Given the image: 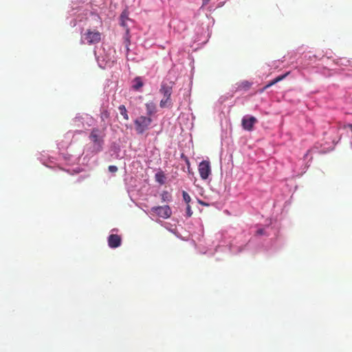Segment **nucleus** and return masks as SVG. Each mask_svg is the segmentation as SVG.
<instances>
[{
    "instance_id": "f3484780",
    "label": "nucleus",
    "mask_w": 352,
    "mask_h": 352,
    "mask_svg": "<svg viewBox=\"0 0 352 352\" xmlns=\"http://www.w3.org/2000/svg\"><path fill=\"white\" fill-rule=\"evenodd\" d=\"M182 196L184 201L188 205L191 200L190 195L186 191H183Z\"/></svg>"
},
{
    "instance_id": "39448f33",
    "label": "nucleus",
    "mask_w": 352,
    "mask_h": 352,
    "mask_svg": "<svg viewBox=\"0 0 352 352\" xmlns=\"http://www.w3.org/2000/svg\"><path fill=\"white\" fill-rule=\"evenodd\" d=\"M151 211L163 219H168L172 214V210L168 206H155L151 208Z\"/></svg>"
},
{
    "instance_id": "f03ea898",
    "label": "nucleus",
    "mask_w": 352,
    "mask_h": 352,
    "mask_svg": "<svg viewBox=\"0 0 352 352\" xmlns=\"http://www.w3.org/2000/svg\"><path fill=\"white\" fill-rule=\"evenodd\" d=\"M152 123L151 118L148 116H139L135 121V131L138 134H142L148 130Z\"/></svg>"
},
{
    "instance_id": "a878e982",
    "label": "nucleus",
    "mask_w": 352,
    "mask_h": 352,
    "mask_svg": "<svg viewBox=\"0 0 352 352\" xmlns=\"http://www.w3.org/2000/svg\"><path fill=\"white\" fill-rule=\"evenodd\" d=\"M157 180L160 183H161V184H163V183H164V182H163L162 180H160V179H157Z\"/></svg>"
},
{
    "instance_id": "aec40b11",
    "label": "nucleus",
    "mask_w": 352,
    "mask_h": 352,
    "mask_svg": "<svg viewBox=\"0 0 352 352\" xmlns=\"http://www.w3.org/2000/svg\"><path fill=\"white\" fill-rule=\"evenodd\" d=\"M264 234V230L263 229H259L256 231V234L258 235H262Z\"/></svg>"
},
{
    "instance_id": "9b49d317",
    "label": "nucleus",
    "mask_w": 352,
    "mask_h": 352,
    "mask_svg": "<svg viewBox=\"0 0 352 352\" xmlns=\"http://www.w3.org/2000/svg\"><path fill=\"white\" fill-rule=\"evenodd\" d=\"M252 86V83L250 82L248 80H244V81H242V82H240L237 84V87L236 89L238 90H245V91H247Z\"/></svg>"
},
{
    "instance_id": "ddd939ff",
    "label": "nucleus",
    "mask_w": 352,
    "mask_h": 352,
    "mask_svg": "<svg viewBox=\"0 0 352 352\" xmlns=\"http://www.w3.org/2000/svg\"><path fill=\"white\" fill-rule=\"evenodd\" d=\"M118 109H119L120 113L123 116V118L125 120H129L128 112H127V110H126L125 106L122 104V105L119 106Z\"/></svg>"
},
{
    "instance_id": "bb28decb",
    "label": "nucleus",
    "mask_w": 352,
    "mask_h": 352,
    "mask_svg": "<svg viewBox=\"0 0 352 352\" xmlns=\"http://www.w3.org/2000/svg\"><path fill=\"white\" fill-rule=\"evenodd\" d=\"M103 126H104V129H105L106 128V124H104Z\"/></svg>"
},
{
    "instance_id": "9d476101",
    "label": "nucleus",
    "mask_w": 352,
    "mask_h": 352,
    "mask_svg": "<svg viewBox=\"0 0 352 352\" xmlns=\"http://www.w3.org/2000/svg\"><path fill=\"white\" fill-rule=\"evenodd\" d=\"M289 73H286L283 75H281V76H277L276 78H275L274 80H272V81L269 82L263 89V91L267 89V88L272 87V85H275L276 83L283 80L287 75H288Z\"/></svg>"
},
{
    "instance_id": "0eeeda50",
    "label": "nucleus",
    "mask_w": 352,
    "mask_h": 352,
    "mask_svg": "<svg viewBox=\"0 0 352 352\" xmlns=\"http://www.w3.org/2000/svg\"><path fill=\"white\" fill-rule=\"evenodd\" d=\"M89 138L95 145L100 148V149L102 148V144L103 143V135H102V132L98 128H94L91 130Z\"/></svg>"
},
{
    "instance_id": "393cba45",
    "label": "nucleus",
    "mask_w": 352,
    "mask_h": 352,
    "mask_svg": "<svg viewBox=\"0 0 352 352\" xmlns=\"http://www.w3.org/2000/svg\"><path fill=\"white\" fill-rule=\"evenodd\" d=\"M349 128L352 131V124H349Z\"/></svg>"
},
{
    "instance_id": "20e7f679",
    "label": "nucleus",
    "mask_w": 352,
    "mask_h": 352,
    "mask_svg": "<svg viewBox=\"0 0 352 352\" xmlns=\"http://www.w3.org/2000/svg\"><path fill=\"white\" fill-rule=\"evenodd\" d=\"M199 173L202 179H207L211 174V166L209 161L204 160L199 163L198 167Z\"/></svg>"
},
{
    "instance_id": "b1692460",
    "label": "nucleus",
    "mask_w": 352,
    "mask_h": 352,
    "mask_svg": "<svg viewBox=\"0 0 352 352\" xmlns=\"http://www.w3.org/2000/svg\"><path fill=\"white\" fill-rule=\"evenodd\" d=\"M186 164L187 165L188 169H190V163L189 160H186Z\"/></svg>"
},
{
    "instance_id": "6e6552de",
    "label": "nucleus",
    "mask_w": 352,
    "mask_h": 352,
    "mask_svg": "<svg viewBox=\"0 0 352 352\" xmlns=\"http://www.w3.org/2000/svg\"><path fill=\"white\" fill-rule=\"evenodd\" d=\"M121 237L118 234H110L108 237V245L111 248H118L121 245Z\"/></svg>"
},
{
    "instance_id": "dca6fc26",
    "label": "nucleus",
    "mask_w": 352,
    "mask_h": 352,
    "mask_svg": "<svg viewBox=\"0 0 352 352\" xmlns=\"http://www.w3.org/2000/svg\"><path fill=\"white\" fill-rule=\"evenodd\" d=\"M127 19H128V17H127V14H126V13L125 12H123L122 13L121 16H120V20H121V23H120V24H121V25H122V26H124H124H126V23H125V21H126V20H127Z\"/></svg>"
},
{
    "instance_id": "6ab92c4d",
    "label": "nucleus",
    "mask_w": 352,
    "mask_h": 352,
    "mask_svg": "<svg viewBox=\"0 0 352 352\" xmlns=\"http://www.w3.org/2000/svg\"><path fill=\"white\" fill-rule=\"evenodd\" d=\"M186 213H187V216L188 217H191V215L192 214V211L191 208L189 204L187 205V207H186Z\"/></svg>"
},
{
    "instance_id": "423d86ee",
    "label": "nucleus",
    "mask_w": 352,
    "mask_h": 352,
    "mask_svg": "<svg viewBox=\"0 0 352 352\" xmlns=\"http://www.w3.org/2000/svg\"><path fill=\"white\" fill-rule=\"evenodd\" d=\"M258 122V120L252 116H245L242 118L241 125L244 130L252 131L254 129V126Z\"/></svg>"
},
{
    "instance_id": "7ed1b4c3",
    "label": "nucleus",
    "mask_w": 352,
    "mask_h": 352,
    "mask_svg": "<svg viewBox=\"0 0 352 352\" xmlns=\"http://www.w3.org/2000/svg\"><path fill=\"white\" fill-rule=\"evenodd\" d=\"M82 40L86 41L87 43L96 44L100 41L101 34L96 30H88L86 33L82 36Z\"/></svg>"
},
{
    "instance_id": "412c9836",
    "label": "nucleus",
    "mask_w": 352,
    "mask_h": 352,
    "mask_svg": "<svg viewBox=\"0 0 352 352\" xmlns=\"http://www.w3.org/2000/svg\"><path fill=\"white\" fill-rule=\"evenodd\" d=\"M181 158L183 159L185 162H186V160H188V158L184 154H182Z\"/></svg>"
},
{
    "instance_id": "f8f14e48",
    "label": "nucleus",
    "mask_w": 352,
    "mask_h": 352,
    "mask_svg": "<svg viewBox=\"0 0 352 352\" xmlns=\"http://www.w3.org/2000/svg\"><path fill=\"white\" fill-rule=\"evenodd\" d=\"M143 82L140 77H136L133 80L132 87L135 90H139L143 86Z\"/></svg>"
},
{
    "instance_id": "5701e85b",
    "label": "nucleus",
    "mask_w": 352,
    "mask_h": 352,
    "mask_svg": "<svg viewBox=\"0 0 352 352\" xmlns=\"http://www.w3.org/2000/svg\"><path fill=\"white\" fill-rule=\"evenodd\" d=\"M210 0H203L202 6H206Z\"/></svg>"
},
{
    "instance_id": "4be33fe9",
    "label": "nucleus",
    "mask_w": 352,
    "mask_h": 352,
    "mask_svg": "<svg viewBox=\"0 0 352 352\" xmlns=\"http://www.w3.org/2000/svg\"><path fill=\"white\" fill-rule=\"evenodd\" d=\"M181 158L183 159L185 162H186V160H188V158L184 154H182Z\"/></svg>"
},
{
    "instance_id": "1a4fd4ad",
    "label": "nucleus",
    "mask_w": 352,
    "mask_h": 352,
    "mask_svg": "<svg viewBox=\"0 0 352 352\" xmlns=\"http://www.w3.org/2000/svg\"><path fill=\"white\" fill-rule=\"evenodd\" d=\"M145 106L147 116L151 118L157 111L155 104L153 102H148L146 103Z\"/></svg>"
},
{
    "instance_id": "a211bd4d",
    "label": "nucleus",
    "mask_w": 352,
    "mask_h": 352,
    "mask_svg": "<svg viewBox=\"0 0 352 352\" xmlns=\"http://www.w3.org/2000/svg\"><path fill=\"white\" fill-rule=\"evenodd\" d=\"M109 170L111 172V173H116L118 171V168L117 166H113V165H111L109 166L108 168Z\"/></svg>"
},
{
    "instance_id": "2eb2a0df",
    "label": "nucleus",
    "mask_w": 352,
    "mask_h": 352,
    "mask_svg": "<svg viewBox=\"0 0 352 352\" xmlns=\"http://www.w3.org/2000/svg\"><path fill=\"white\" fill-rule=\"evenodd\" d=\"M162 199L164 201H170L171 199V195L168 191H164L162 193Z\"/></svg>"
},
{
    "instance_id": "4468645a",
    "label": "nucleus",
    "mask_w": 352,
    "mask_h": 352,
    "mask_svg": "<svg viewBox=\"0 0 352 352\" xmlns=\"http://www.w3.org/2000/svg\"><path fill=\"white\" fill-rule=\"evenodd\" d=\"M110 113L107 109H102L100 112V118L102 122H105L106 120L109 119Z\"/></svg>"
},
{
    "instance_id": "f257e3e1",
    "label": "nucleus",
    "mask_w": 352,
    "mask_h": 352,
    "mask_svg": "<svg viewBox=\"0 0 352 352\" xmlns=\"http://www.w3.org/2000/svg\"><path fill=\"white\" fill-rule=\"evenodd\" d=\"M173 85L174 82L172 81H163L162 82L161 87L160 89V93L163 95L164 98L160 102V106L161 108H166L171 106L172 102L170 96L173 91Z\"/></svg>"
}]
</instances>
